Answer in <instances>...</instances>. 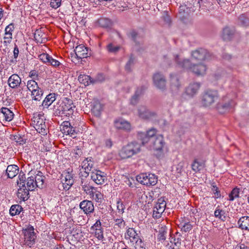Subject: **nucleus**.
Instances as JSON below:
<instances>
[{"instance_id":"1","label":"nucleus","mask_w":249,"mask_h":249,"mask_svg":"<svg viewBox=\"0 0 249 249\" xmlns=\"http://www.w3.org/2000/svg\"><path fill=\"white\" fill-rule=\"evenodd\" d=\"M73 107H75L73 105V101L68 98H64L53 106V114L61 117L70 116L73 113Z\"/></svg>"},{"instance_id":"2","label":"nucleus","mask_w":249,"mask_h":249,"mask_svg":"<svg viewBox=\"0 0 249 249\" xmlns=\"http://www.w3.org/2000/svg\"><path fill=\"white\" fill-rule=\"evenodd\" d=\"M141 144L135 141L128 143L124 146L119 153L122 159H127L139 153Z\"/></svg>"},{"instance_id":"3","label":"nucleus","mask_w":249,"mask_h":249,"mask_svg":"<svg viewBox=\"0 0 249 249\" xmlns=\"http://www.w3.org/2000/svg\"><path fill=\"white\" fill-rule=\"evenodd\" d=\"M218 91L216 90L207 89L201 94V104L204 107H210L218 100Z\"/></svg>"},{"instance_id":"4","label":"nucleus","mask_w":249,"mask_h":249,"mask_svg":"<svg viewBox=\"0 0 249 249\" xmlns=\"http://www.w3.org/2000/svg\"><path fill=\"white\" fill-rule=\"evenodd\" d=\"M178 65L197 76L204 74L207 70L204 63H178Z\"/></svg>"},{"instance_id":"5","label":"nucleus","mask_w":249,"mask_h":249,"mask_svg":"<svg viewBox=\"0 0 249 249\" xmlns=\"http://www.w3.org/2000/svg\"><path fill=\"white\" fill-rule=\"evenodd\" d=\"M192 57L195 61H209L214 60L215 56L207 50L200 48L192 52Z\"/></svg>"},{"instance_id":"6","label":"nucleus","mask_w":249,"mask_h":249,"mask_svg":"<svg viewBox=\"0 0 249 249\" xmlns=\"http://www.w3.org/2000/svg\"><path fill=\"white\" fill-rule=\"evenodd\" d=\"M136 180L142 184L150 186L157 184L158 178L153 174L145 173L137 176Z\"/></svg>"},{"instance_id":"7","label":"nucleus","mask_w":249,"mask_h":249,"mask_svg":"<svg viewBox=\"0 0 249 249\" xmlns=\"http://www.w3.org/2000/svg\"><path fill=\"white\" fill-rule=\"evenodd\" d=\"M33 124L34 127L37 132L42 135L47 134V126L44 122V117L42 115L38 114L34 116L33 119Z\"/></svg>"},{"instance_id":"8","label":"nucleus","mask_w":249,"mask_h":249,"mask_svg":"<svg viewBox=\"0 0 249 249\" xmlns=\"http://www.w3.org/2000/svg\"><path fill=\"white\" fill-rule=\"evenodd\" d=\"M22 231L24 236L25 244L31 247L35 244L36 238L34 227L30 225L26 229H23Z\"/></svg>"},{"instance_id":"9","label":"nucleus","mask_w":249,"mask_h":249,"mask_svg":"<svg viewBox=\"0 0 249 249\" xmlns=\"http://www.w3.org/2000/svg\"><path fill=\"white\" fill-rule=\"evenodd\" d=\"M137 111L139 117L143 120H150L157 117L155 112L150 110L145 106H140Z\"/></svg>"},{"instance_id":"10","label":"nucleus","mask_w":249,"mask_h":249,"mask_svg":"<svg viewBox=\"0 0 249 249\" xmlns=\"http://www.w3.org/2000/svg\"><path fill=\"white\" fill-rule=\"evenodd\" d=\"M60 130L64 134L74 138L78 132V129L73 126L69 121L63 122L60 126Z\"/></svg>"},{"instance_id":"11","label":"nucleus","mask_w":249,"mask_h":249,"mask_svg":"<svg viewBox=\"0 0 249 249\" xmlns=\"http://www.w3.org/2000/svg\"><path fill=\"white\" fill-rule=\"evenodd\" d=\"M154 86L159 89L164 91L166 89V80L165 76L160 72H156L153 76Z\"/></svg>"},{"instance_id":"12","label":"nucleus","mask_w":249,"mask_h":249,"mask_svg":"<svg viewBox=\"0 0 249 249\" xmlns=\"http://www.w3.org/2000/svg\"><path fill=\"white\" fill-rule=\"evenodd\" d=\"M166 202L164 198L158 199L153 211V216L154 218H159L164 211L166 207Z\"/></svg>"},{"instance_id":"13","label":"nucleus","mask_w":249,"mask_h":249,"mask_svg":"<svg viewBox=\"0 0 249 249\" xmlns=\"http://www.w3.org/2000/svg\"><path fill=\"white\" fill-rule=\"evenodd\" d=\"M156 133V130L155 128H151L147 131L146 133L140 132L138 133V138L141 140L142 145L147 143L150 140H153L155 138Z\"/></svg>"},{"instance_id":"14","label":"nucleus","mask_w":249,"mask_h":249,"mask_svg":"<svg viewBox=\"0 0 249 249\" xmlns=\"http://www.w3.org/2000/svg\"><path fill=\"white\" fill-rule=\"evenodd\" d=\"M91 179L97 184H102L105 182L107 177L104 172L100 170L92 171L90 174Z\"/></svg>"},{"instance_id":"15","label":"nucleus","mask_w":249,"mask_h":249,"mask_svg":"<svg viewBox=\"0 0 249 249\" xmlns=\"http://www.w3.org/2000/svg\"><path fill=\"white\" fill-rule=\"evenodd\" d=\"M199 82H193L190 83L185 89V93L190 97H193L196 95L200 88Z\"/></svg>"},{"instance_id":"16","label":"nucleus","mask_w":249,"mask_h":249,"mask_svg":"<svg viewBox=\"0 0 249 249\" xmlns=\"http://www.w3.org/2000/svg\"><path fill=\"white\" fill-rule=\"evenodd\" d=\"M152 142L154 149L160 153L158 156V157L160 158L162 156L161 151L165 144L163 136L161 135L156 136V138H154V139L152 140Z\"/></svg>"},{"instance_id":"17","label":"nucleus","mask_w":249,"mask_h":249,"mask_svg":"<svg viewBox=\"0 0 249 249\" xmlns=\"http://www.w3.org/2000/svg\"><path fill=\"white\" fill-rule=\"evenodd\" d=\"M115 127L118 129H122L126 131L131 130V125L129 122L123 119H119L114 121Z\"/></svg>"},{"instance_id":"18","label":"nucleus","mask_w":249,"mask_h":249,"mask_svg":"<svg viewBox=\"0 0 249 249\" xmlns=\"http://www.w3.org/2000/svg\"><path fill=\"white\" fill-rule=\"evenodd\" d=\"M88 48L83 45H79L76 47L74 49L75 53L77 58L81 59V61H85L83 59L87 58L89 55Z\"/></svg>"},{"instance_id":"19","label":"nucleus","mask_w":249,"mask_h":249,"mask_svg":"<svg viewBox=\"0 0 249 249\" xmlns=\"http://www.w3.org/2000/svg\"><path fill=\"white\" fill-rule=\"evenodd\" d=\"M170 85L171 89L174 91H178L181 87L179 77L175 74H170Z\"/></svg>"},{"instance_id":"20","label":"nucleus","mask_w":249,"mask_h":249,"mask_svg":"<svg viewBox=\"0 0 249 249\" xmlns=\"http://www.w3.org/2000/svg\"><path fill=\"white\" fill-rule=\"evenodd\" d=\"M79 206L80 209L87 214L94 211V206L91 201L84 200L80 202Z\"/></svg>"},{"instance_id":"21","label":"nucleus","mask_w":249,"mask_h":249,"mask_svg":"<svg viewBox=\"0 0 249 249\" xmlns=\"http://www.w3.org/2000/svg\"><path fill=\"white\" fill-rule=\"evenodd\" d=\"M34 38L37 43H46L48 41L47 35L41 29H37L34 33Z\"/></svg>"},{"instance_id":"22","label":"nucleus","mask_w":249,"mask_h":249,"mask_svg":"<svg viewBox=\"0 0 249 249\" xmlns=\"http://www.w3.org/2000/svg\"><path fill=\"white\" fill-rule=\"evenodd\" d=\"M14 116V113L7 107H2L0 109V118H3V120L10 122L12 120Z\"/></svg>"},{"instance_id":"23","label":"nucleus","mask_w":249,"mask_h":249,"mask_svg":"<svg viewBox=\"0 0 249 249\" xmlns=\"http://www.w3.org/2000/svg\"><path fill=\"white\" fill-rule=\"evenodd\" d=\"M234 34L235 30L234 29L226 27L223 29L221 37L224 41H230L233 37Z\"/></svg>"},{"instance_id":"24","label":"nucleus","mask_w":249,"mask_h":249,"mask_svg":"<svg viewBox=\"0 0 249 249\" xmlns=\"http://www.w3.org/2000/svg\"><path fill=\"white\" fill-rule=\"evenodd\" d=\"M34 178L37 187L42 188L44 185V181L45 178L43 175V173L39 171H36L34 174Z\"/></svg>"},{"instance_id":"25","label":"nucleus","mask_w":249,"mask_h":249,"mask_svg":"<svg viewBox=\"0 0 249 249\" xmlns=\"http://www.w3.org/2000/svg\"><path fill=\"white\" fill-rule=\"evenodd\" d=\"M19 168L15 164L9 165L7 166L6 173L8 178H13L18 173Z\"/></svg>"},{"instance_id":"26","label":"nucleus","mask_w":249,"mask_h":249,"mask_svg":"<svg viewBox=\"0 0 249 249\" xmlns=\"http://www.w3.org/2000/svg\"><path fill=\"white\" fill-rule=\"evenodd\" d=\"M57 96V94L54 93H50L47 95L42 103V106L43 107L48 108V107L56 100V97Z\"/></svg>"},{"instance_id":"27","label":"nucleus","mask_w":249,"mask_h":249,"mask_svg":"<svg viewBox=\"0 0 249 249\" xmlns=\"http://www.w3.org/2000/svg\"><path fill=\"white\" fill-rule=\"evenodd\" d=\"M8 82L9 86L12 89H15L19 85L21 79L18 75L14 74L9 78Z\"/></svg>"},{"instance_id":"28","label":"nucleus","mask_w":249,"mask_h":249,"mask_svg":"<svg viewBox=\"0 0 249 249\" xmlns=\"http://www.w3.org/2000/svg\"><path fill=\"white\" fill-rule=\"evenodd\" d=\"M234 106V102L230 101L225 104H218L217 105V109L220 113H223L225 111L231 109Z\"/></svg>"},{"instance_id":"29","label":"nucleus","mask_w":249,"mask_h":249,"mask_svg":"<svg viewBox=\"0 0 249 249\" xmlns=\"http://www.w3.org/2000/svg\"><path fill=\"white\" fill-rule=\"evenodd\" d=\"M139 237V236L133 228H128L125 234V238L129 239L132 242H134Z\"/></svg>"},{"instance_id":"30","label":"nucleus","mask_w":249,"mask_h":249,"mask_svg":"<svg viewBox=\"0 0 249 249\" xmlns=\"http://www.w3.org/2000/svg\"><path fill=\"white\" fill-rule=\"evenodd\" d=\"M102 110L103 106L100 102L98 101L93 102L91 111L94 116L97 117H100Z\"/></svg>"},{"instance_id":"31","label":"nucleus","mask_w":249,"mask_h":249,"mask_svg":"<svg viewBox=\"0 0 249 249\" xmlns=\"http://www.w3.org/2000/svg\"><path fill=\"white\" fill-rule=\"evenodd\" d=\"M239 227L242 230L249 231V216H242L238 221Z\"/></svg>"},{"instance_id":"32","label":"nucleus","mask_w":249,"mask_h":249,"mask_svg":"<svg viewBox=\"0 0 249 249\" xmlns=\"http://www.w3.org/2000/svg\"><path fill=\"white\" fill-rule=\"evenodd\" d=\"M24 188L25 189L20 188L18 189L17 193L18 197L23 201L27 200L29 198V190H27L26 187Z\"/></svg>"},{"instance_id":"33","label":"nucleus","mask_w":249,"mask_h":249,"mask_svg":"<svg viewBox=\"0 0 249 249\" xmlns=\"http://www.w3.org/2000/svg\"><path fill=\"white\" fill-rule=\"evenodd\" d=\"M32 173L30 172L28 175H32ZM26 185L29 191H33L34 189L37 187L36 181L35 180L34 176L31 175L29 177L26 181Z\"/></svg>"},{"instance_id":"34","label":"nucleus","mask_w":249,"mask_h":249,"mask_svg":"<svg viewBox=\"0 0 249 249\" xmlns=\"http://www.w3.org/2000/svg\"><path fill=\"white\" fill-rule=\"evenodd\" d=\"M73 183V177L69 172L66 173L65 177V183H63L64 188L69 190Z\"/></svg>"},{"instance_id":"35","label":"nucleus","mask_w":249,"mask_h":249,"mask_svg":"<svg viewBox=\"0 0 249 249\" xmlns=\"http://www.w3.org/2000/svg\"><path fill=\"white\" fill-rule=\"evenodd\" d=\"M38 59L42 62H59L47 53H42L38 55Z\"/></svg>"},{"instance_id":"36","label":"nucleus","mask_w":249,"mask_h":249,"mask_svg":"<svg viewBox=\"0 0 249 249\" xmlns=\"http://www.w3.org/2000/svg\"><path fill=\"white\" fill-rule=\"evenodd\" d=\"M43 94V91L39 87L36 89H32V96L33 99L35 101H40L42 99Z\"/></svg>"},{"instance_id":"37","label":"nucleus","mask_w":249,"mask_h":249,"mask_svg":"<svg viewBox=\"0 0 249 249\" xmlns=\"http://www.w3.org/2000/svg\"><path fill=\"white\" fill-rule=\"evenodd\" d=\"M121 47L119 45H115L113 43H110L106 46L107 51L109 53L115 54L121 49Z\"/></svg>"},{"instance_id":"38","label":"nucleus","mask_w":249,"mask_h":249,"mask_svg":"<svg viewBox=\"0 0 249 249\" xmlns=\"http://www.w3.org/2000/svg\"><path fill=\"white\" fill-rule=\"evenodd\" d=\"M204 167V163L202 161H199L195 159L192 164V169L195 172H197L202 169Z\"/></svg>"},{"instance_id":"39","label":"nucleus","mask_w":249,"mask_h":249,"mask_svg":"<svg viewBox=\"0 0 249 249\" xmlns=\"http://www.w3.org/2000/svg\"><path fill=\"white\" fill-rule=\"evenodd\" d=\"M80 83L83 84L85 86H88L91 84V78L90 76L86 74H80L78 78Z\"/></svg>"},{"instance_id":"40","label":"nucleus","mask_w":249,"mask_h":249,"mask_svg":"<svg viewBox=\"0 0 249 249\" xmlns=\"http://www.w3.org/2000/svg\"><path fill=\"white\" fill-rule=\"evenodd\" d=\"M22 209V207L18 204L13 205L9 210L10 214L12 216L19 214Z\"/></svg>"},{"instance_id":"41","label":"nucleus","mask_w":249,"mask_h":249,"mask_svg":"<svg viewBox=\"0 0 249 249\" xmlns=\"http://www.w3.org/2000/svg\"><path fill=\"white\" fill-rule=\"evenodd\" d=\"M99 25L103 28H108L111 25V20L107 18H100L98 20Z\"/></svg>"},{"instance_id":"42","label":"nucleus","mask_w":249,"mask_h":249,"mask_svg":"<svg viewBox=\"0 0 249 249\" xmlns=\"http://www.w3.org/2000/svg\"><path fill=\"white\" fill-rule=\"evenodd\" d=\"M190 10L186 6L181 5L179 8L178 14L179 18L183 19L188 15V11Z\"/></svg>"},{"instance_id":"43","label":"nucleus","mask_w":249,"mask_h":249,"mask_svg":"<svg viewBox=\"0 0 249 249\" xmlns=\"http://www.w3.org/2000/svg\"><path fill=\"white\" fill-rule=\"evenodd\" d=\"M239 196V189L236 187L234 188L229 195V200L230 201H233L235 198L238 197Z\"/></svg>"},{"instance_id":"44","label":"nucleus","mask_w":249,"mask_h":249,"mask_svg":"<svg viewBox=\"0 0 249 249\" xmlns=\"http://www.w3.org/2000/svg\"><path fill=\"white\" fill-rule=\"evenodd\" d=\"M167 231L165 228L161 227L159 230V233L158 235V239L159 241H164L166 239V234Z\"/></svg>"},{"instance_id":"45","label":"nucleus","mask_w":249,"mask_h":249,"mask_svg":"<svg viewBox=\"0 0 249 249\" xmlns=\"http://www.w3.org/2000/svg\"><path fill=\"white\" fill-rule=\"evenodd\" d=\"M93 193L91 195L93 199L98 202H102L103 199V195L100 192L97 191L96 189Z\"/></svg>"},{"instance_id":"46","label":"nucleus","mask_w":249,"mask_h":249,"mask_svg":"<svg viewBox=\"0 0 249 249\" xmlns=\"http://www.w3.org/2000/svg\"><path fill=\"white\" fill-rule=\"evenodd\" d=\"M239 21L242 26L245 27L249 26V18L246 17L244 14L241 15L239 17Z\"/></svg>"},{"instance_id":"47","label":"nucleus","mask_w":249,"mask_h":249,"mask_svg":"<svg viewBox=\"0 0 249 249\" xmlns=\"http://www.w3.org/2000/svg\"><path fill=\"white\" fill-rule=\"evenodd\" d=\"M134 242L135 243V248L137 249H146V246L144 242L140 237L136 240Z\"/></svg>"},{"instance_id":"48","label":"nucleus","mask_w":249,"mask_h":249,"mask_svg":"<svg viewBox=\"0 0 249 249\" xmlns=\"http://www.w3.org/2000/svg\"><path fill=\"white\" fill-rule=\"evenodd\" d=\"M14 140L17 144L19 145H23L26 142V139L24 138L23 137L19 135H16L14 136Z\"/></svg>"},{"instance_id":"49","label":"nucleus","mask_w":249,"mask_h":249,"mask_svg":"<svg viewBox=\"0 0 249 249\" xmlns=\"http://www.w3.org/2000/svg\"><path fill=\"white\" fill-rule=\"evenodd\" d=\"M105 76L102 73H98L95 78H92L91 80V84H95L97 83H101L105 80Z\"/></svg>"},{"instance_id":"50","label":"nucleus","mask_w":249,"mask_h":249,"mask_svg":"<svg viewBox=\"0 0 249 249\" xmlns=\"http://www.w3.org/2000/svg\"><path fill=\"white\" fill-rule=\"evenodd\" d=\"M180 225L181 226V231L186 232L190 231L193 227L192 225L190 222L182 223Z\"/></svg>"},{"instance_id":"51","label":"nucleus","mask_w":249,"mask_h":249,"mask_svg":"<svg viewBox=\"0 0 249 249\" xmlns=\"http://www.w3.org/2000/svg\"><path fill=\"white\" fill-rule=\"evenodd\" d=\"M27 88L30 91L32 92V89H37L38 86L37 83L35 80H30L27 83Z\"/></svg>"},{"instance_id":"52","label":"nucleus","mask_w":249,"mask_h":249,"mask_svg":"<svg viewBox=\"0 0 249 249\" xmlns=\"http://www.w3.org/2000/svg\"><path fill=\"white\" fill-rule=\"evenodd\" d=\"M62 0H51L50 6L53 9H57L61 5Z\"/></svg>"},{"instance_id":"53","label":"nucleus","mask_w":249,"mask_h":249,"mask_svg":"<svg viewBox=\"0 0 249 249\" xmlns=\"http://www.w3.org/2000/svg\"><path fill=\"white\" fill-rule=\"evenodd\" d=\"M147 88V86L145 85H143L141 86L140 87L138 88L135 91V94L140 96L141 95L143 94L144 92L146 89Z\"/></svg>"},{"instance_id":"54","label":"nucleus","mask_w":249,"mask_h":249,"mask_svg":"<svg viewBox=\"0 0 249 249\" xmlns=\"http://www.w3.org/2000/svg\"><path fill=\"white\" fill-rule=\"evenodd\" d=\"M82 190L85 192L86 194L91 195V194H93L94 191L95 190V188L90 186L89 184L88 185H86V188H82Z\"/></svg>"},{"instance_id":"55","label":"nucleus","mask_w":249,"mask_h":249,"mask_svg":"<svg viewBox=\"0 0 249 249\" xmlns=\"http://www.w3.org/2000/svg\"><path fill=\"white\" fill-rule=\"evenodd\" d=\"M225 75V72L224 71H218L214 74V77L216 80H219L223 78Z\"/></svg>"},{"instance_id":"56","label":"nucleus","mask_w":249,"mask_h":249,"mask_svg":"<svg viewBox=\"0 0 249 249\" xmlns=\"http://www.w3.org/2000/svg\"><path fill=\"white\" fill-rule=\"evenodd\" d=\"M212 191L215 195L216 198H219L221 196L220 191H219L218 187L214 184H213L212 185Z\"/></svg>"},{"instance_id":"57","label":"nucleus","mask_w":249,"mask_h":249,"mask_svg":"<svg viewBox=\"0 0 249 249\" xmlns=\"http://www.w3.org/2000/svg\"><path fill=\"white\" fill-rule=\"evenodd\" d=\"M140 97L137 94H134L130 99V104L134 106L136 105L139 101Z\"/></svg>"},{"instance_id":"58","label":"nucleus","mask_w":249,"mask_h":249,"mask_svg":"<svg viewBox=\"0 0 249 249\" xmlns=\"http://www.w3.org/2000/svg\"><path fill=\"white\" fill-rule=\"evenodd\" d=\"M19 179L20 180V186L21 185L22 187H25V181L26 178L25 177V174L23 173H20L18 176Z\"/></svg>"},{"instance_id":"59","label":"nucleus","mask_w":249,"mask_h":249,"mask_svg":"<svg viewBox=\"0 0 249 249\" xmlns=\"http://www.w3.org/2000/svg\"><path fill=\"white\" fill-rule=\"evenodd\" d=\"M116 222V225H118L121 228H124L125 226V222L123 219H114Z\"/></svg>"},{"instance_id":"60","label":"nucleus","mask_w":249,"mask_h":249,"mask_svg":"<svg viewBox=\"0 0 249 249\" xmlns=\"http://www.w3.org/2000/svg\"><path fill=\"white\" fill-rule=\"evenodd\" d=\"M14 29V24L13 23H10L7 26L5 29V33L12 34V32Z\"/></svg>"},{"instance_id":"61","label":"nucleus","mask_w":249,"mask_h":249,"mask_svg":"<svg viewBox=\"0 0 249 249\" xmlns=\"http://www.w3.org/2000/svg\"><path fill=\"white\" fill-rule=\"evenodd\" d=\"M117 210L119 211V212H120L121 213H124V206L123 202L121 201H117Z\"/></svg>"},{"instance_id":"62","label":"nucleus","mask_w":249,"mask_h":249,"mask_svg":"<svg viewBox=\"0 0 249 249\" xmlns=\"http://www.w3.org/2000/svg\"><path fill=\"white\" fill-rule=\"evenodd\" d=\"M219 206L217 207V209L214 212V216L215 217H218L219 218H220L221 217L222 215L224 213V212L218 209Z\"/></svg>"},{"instance_id":"63","label":"nucleus","mask_w":249,"mask_h":249,"mask_svg":"<svg viewBox=\"0 0 249 249\" xmlns=\"http://www.w3.org/2000/svg\"><path fill=\"white\" fill-rule=\"evenodd\" d=\"M91 228L93 230H101V223L100 220H97L96 223L92 226Z\"/></svg>"},{"instance_id":"64","label":"nucleus","mask_w":249,"mask_h":249,"mask_svg":"<svg viewBox=\"0 0 249 249\" xmlns=\"http://www.w3.org/2000/svg\"><path fill=\"white\" fill-rule=\"evenodd\" d=\"M89 184V183L86 178H81L80 185L82 188H86V185H88Z\"/></svg>"}]
</instances>
